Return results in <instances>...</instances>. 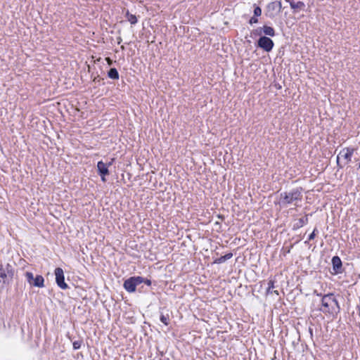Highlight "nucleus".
Returning a JSON list of instances; mask_svg holds the SVG:
<instances>
[{
    "mask_svg": "<svg viewBox=\"0 0 360 360\" xmlns=\"http://www.w3.org/2000/svg\"><path fill=\"white\" fill-rule=\"evenodd\" d=\"M332 264L333 270L335 271V273L340 272L342 262L339 257L335 256L332 258Z\"/></svg>",
    "mask_w": 360,
    "mask_h": 360,
    "instance_id": "9b49d317",
    "label": "nucleus"
},
{
    "mask_svg": "<svg viewBox=\"0 0 360 360\" xmlns=\"http://www.w3.org/2000/svg\"><path fill=\"white\" fill-rule=\"evenodd\" d=\"M127 19L131 25H134L137 22L136 17L134 15L129 14V13H127Z\"/></svg>",
    "mask_w": 360,
    "mask_h": 360,
    "instance_id": "dca6fc26",
    "label": "nucleus"
},
{
    "mask_svg": "<svg viewBox=\"0 0 360 360\" xmlns=\"http://www.w3.org/2000/svg\"><path fill=\"white\" fill-rule=\"evenodd\" d=\"M112 162H113V159H112L110 162H109L106 163V164L108 165V167H109L110 166H111V165H112Z\"/></svg>",
    "mask_w": 360,
    "mask_h": 360,
    "instance_id": "5701e85b",
    "label": "nucleus"
},
{
    "mask_svg": "<svg viewBox=\"0 0 360 360\" xmlns=\"http://www.w3.org/2000/svg\"><path fill=\"white\" fill-rule=\"evenodd\" d=\"M262 14V9L259 6H255L254 16L259 17Z\"/></svg>",
    "mask_w": 360,
    "mask_h": 360,
    "instance_id": "a211bd4d",
    "label": "nucleus"
},
{
    "mask_svg": "<svg viewBox=\"0 0 360 360\" xmlns=\"http://www.w3.org/2000/svg\"><path fill=\"white\" fill-rule=\"evenodd\" d=\"M290 5H291V6H292V8H294V7H295L294 4H291Z\"/></svg>",
    "mask_w": 360,
    "mask_h": 360,
    "instance_id": "393cba45",
    "label": "nucleus"
},
{
    "mask_svg": "<svg viewBox=\"0 0 360 360\" xmlns=\"http://www.w3.org/2000/svg\"><path fill=\"white\" fill-rule=\"evenodd\" d=\"M160 321L162 323H163L165 325L169 324V316L167 315L161 314L160 316Z\"/></svg>",
    "mask_w": 360,
    "mask_h": 360,
    "instance_id": "f3484780",
    "label": "nucleus"
},
{
    "mask_svg": "<svg viewBox=\"0 0 360 360\" xmlns=\"http://www.w3.org/2000/svg\"><path fill=\"white\" fill-rule=\"evenodd\" d=\"M97 169H98V174L101 175V180L105 182V176L106 175H108L109 174V171H108V165L104 163L102 161H99L97 164Z\"/></svg>",
    "mask_w": 360,
    "mask_h": 360,
    "instance_id": "9d476101",
    "label": "nucleus"
},
{
    "mask_svg": "<svg viewBox=\"0 0 360 360\" xmlns=\"http://www.w3.org/2000/svg\"><path fill=\"white\" fill-rule=\"evenodd\" d=\"M13 276V269L9 264L0 265V283H5L9 278Z\"/></svg>",
    "mask_w": 360,
    "mask_h": 360,
    "instance_id": "423d86ee",
    "label": "nucleus"
},
{
    "mask_svg": "<svg viewBox=\"0 0 360 360\" xmlns=\"http://www.w3.org/2000/svg\"><path fill=\"white\" fill-rule=\"evenodd\" d=\"M281 11V3L280 1L271 2L267 5L266 15L270 18H274Z\"/></svg>",
    "mask_w": 360,
    "mask_h": 360,
    "instance_id": "0eeeda50",
    "label": "nucleus"
},
{
    "mask_svg": "<svg viewBox=\"0 0 360 360\" xmlns=\"http://www.w3.org/2000/svg\"><path fill=\"white\" fill-rule=\"evenodd\" d=\"M82 341H81V340L73 342V343H72L73 349H79L82 346Z\"/></svg>",
    "mask_w": 360,
    "mask_h": 360,
    "instance_id": "6ab92c4d",
    "label": "nucleus"
},
{
    "mask_svg": "<svg viewBox=\"0 0 360 360\" xmlns=\"http://www.w3.org/2000/svg\"><path fill=\"white\" fill-rule=\"evenodd\" d=\"M320 310L329 314H337L340 311L338 302L332 293L325 295L321 298V306Z\"/></svg>",
    "mask_w": 360,
    "mask_h": 360,
    "instance_id": "f257e3e1",
    "label": "nucleus"
},
{
    "mask_svg": "<svg viewBox=\"0 0 360 360\" xmlns=\"http://www.w3.org/2000/svg\"><path fill=\"white\" fill-rule=\"evenodd\" d=\"M301 198V192L297 189L282 193H281L280 203L283 205H287L300 200Z\"/></svg>",
    "mask_w": 360,
    "mask_h": 360,
    "instance_id": "f03ea898",
    "label": "nucleus"
},
{
    "mask_svg": "<svg viewBox=\"0 0 360 360\" xmlns=\"http://www.w3.org/2000/svg\"><path fill=\"white\" fill-rule=\"evenodd\" d=\"M315 237V233H314V231L308 237V240H311L314 238Z\"/></svg>",
    "mask_w": 360,
    "mask_h": 360,
    "instance_id": "4be33fe9",
    "label": "nucleus"
},
{
    "mask_svg": "<svg viewBox=\"0 0 360 360\" xmlns=\"http://www.w3.org/2000/svg\"><path fill=\"white\" fill-rule=\"evenodd\" d=\"M232 257H233V254L232 253H231V252L230 253H227L225 255L221 256L219 258L215 259L214 263H216V264L223 263L225 261L231 259Z\"/></svg>",
    "mask_w": 360,
    "mask_h": 360,
    "instance_id": "ddd939ff",
    "label": "nucleus"
},
{
    "mask_svg": "<svg viewBox=\"0 0 360 360\" xmlns=\"http://www.w3.org/2000/svg\"><path fill=\"white\" fill-rule=\"evenodd\" d=\"M25 276L30 285L38 288H43L44 286V279L42 276L37 275L34 277L32 272L27 271L25 274Z\"/></svg>",
    "mask_w": 360,
    "mask_h": 360,
    "instance_id": "39448f33",
    "label": "nucleus"
},
{
    "mask_svg": "<svg viewBox=\"0 0 360 360\" xmlns=\"http://www.w3.org/2000/svg\"><path fill=\"white\" fill-rule=\"evenodd\" d=\"M257 22H258V19L256 16H254V15L250 19V21H249V23L251 25L257 23Z\"/></svg>",
    "mask_w": 360,
    "mask_h": 360,
    "instance_id": "aec40b11",
    "label": "nucleus"
},
{
    "mask_svg": "<svg viewBox=\"0 0 360 360\" xmlns=\"http://www.w3.org/2000/svg\"><path fill=\"white\" fill-rule=\"evenodd\" d=\"M262 31V27H259L254 31V34L259 35V34H261Z\"/></svg>",
    "mask_w": 360,
    "mask_h": 360,
    "instance_id": "412c9836",
    "label": "nucleus"
},
{
    "mask_svg": "<svg viewBox=\"0 0 360 360\" xmlns=\"http://www.w3.org/2000/svg\"><path fill=\"white\" fill-rule=\"evenodd\" d=\"M145 283H146L148 285H150V283H151L150 280H146V281H145Z\"/></svg>",
    "mask_w": 360,
    "mask_h": 360,
    "instance_id": "b1692460",
    "label": "nucleus"
},
{
    "mask_svg": "<svg viewBox=\"0 0 360 360\" xmlns=\"http://www.w3.org/2000/svg\"><path fill=\"white\" fill-rule=\"evenodd\" d=\"M143 282V278L141 276H134L128 278L124 283V288L129 292H134L137 285Z\"/></svg>",
    "mask_w": 360,
    "mask_h": 360,
    "instance_id": "20e7f679",
    "label": "nucleus"
},
{
    "mask_svg": "<svg viewBox=\"0 0 360 360\" xmlns=\"http://www.w3.org/2000/svg\"><path fill=\"white\" fill-rule=\"evenodd\" d=\"M359 168H360V163H359Z\"/></svg>",
    "mask_w": 360,
    "mask_h": 360,
    "instance_id": "a878e982",
    "label": "nucleus"
},
{
    "mask_svg": "<svg viewBox=\"0 0 360 360\" xmlns=\"http://www.w3.org/2000/svg\"><path fill=\"white\" fill-rule=\"evenodd\" d=\"M258 46L266 52H269L274 47V41L267 37H261L258 40Z\"/></svg>",
    "mask_w": 360,
    "mask_h": 360,
    "instance_id": "1a4fd4ad",
    "label": "nucleus"
},
{
    "mask_svg": "<svg viewBox=\"0 0 360 360\" xmlns=\"http://www.w3.org/2000/svg\"><path fill=\"white\" fill-rule=\"evenodd\" d=\"M55 276H56V282L57 285L61 288V289H67L68 288V285L65 282V277H64V272L63 270L58 267L55 269Z\"/></svg>",
    "mask_w": 360,
    "mask_h": 360,
    "instance_id": "6e6552de",
    "label": "nucleus"
},
{
    "mask_svg": "<svg viewBox=\"0 0 360 360\" xmlns=\"http://www.w3.org/2000/svg\"><path fill=\"white\" fill-rule=\"evenodd\" d=\"M108 75L110 79H119V73L116 68L110 69V70L108 71Z\"/></svg>",
    "mask_w": 360,
    "mask_h": 360,
    "instance_id": "4468645a",
    "label": "nucleus"
},
{
    "mask_svg": "<svg viewBox=\"0 0 360 360\" xmlns=\"http://www.w3.org/2000/svg\"><path fill=\"white\" fill-rule=\"evenodd\" d=\"M354 150L352 148H345L342 149L337 157L338 165L342 167L347 164L353 155Z\"/></svg>",
    "mask_w": 360,
    "mask_h": 360,
    "instance_id": "7ed1b4c3",
    "label": "nucleus"
},
{
    "mask_svg": "<svg viewBox=\"0 0 360 360\" xmlns=\"http://www.w3.org/2000/svg\"><path fill=\"white\" fill-rule=\"evenodd\" d=\"M274 282L272 281H269V283H268V288H267V290H266V292L267 294H271L273 292H275L276 295H278V291L277 290H274Z\"/></svg>",
    "mask_w": 360,
    "mask_h": 360,
    "instance_id": "2eb2a0df",
    "label": "nucleus"
},
{
    "mask_svg": "<svg viewBox=\"0 0 360 360\" xmlns=\"http://www.w3.org/2000/svg\"><path fill=\"white\" fill-rule=\"evenodd\" d=\"M262 32L265 35L274 37L275 35V31L273 27L264 25L262 27Z\"/></svg>",
    "mask_w": 360,
    "mask_h": 360,
    "instance_id": "f8f14e48",
    "label": "nucleus"
}]
</instances>
